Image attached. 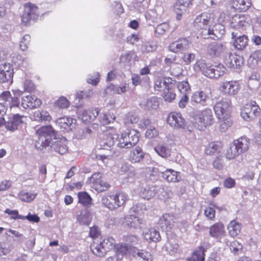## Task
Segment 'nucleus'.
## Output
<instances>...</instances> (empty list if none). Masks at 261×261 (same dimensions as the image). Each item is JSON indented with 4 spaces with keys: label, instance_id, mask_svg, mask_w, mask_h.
<instances>
[{
    "label": "nucleus",
    "instance_id": "4468645a",
    "mask_svg": "<svg viewBox=\"0 0 261 261\" xmlns=\"http://www.w3.org/2000/svg\"><path fill=\"white\" fill-rule=\"evenodd\" d=\"M46 149L54 150L60 154H64L68 151L67 141L65 139H58L56 138L54 142L50 144Z\"/></svg>",
    "mask_w": 261,
    "mask_h": 261
},
{
    "label": "nucleus",
    "instance_id": "ea45409f",
    "mask_svg": "<svg viewBox=\"0 0 261 261\" xmlns=\"http://www.w3.org/2000/svg\"><path fill=\"white\" fill-rule=\"evenodd\" d=\"M73 119L70 117H62L57 119V124L63 130L71 129Z\"/></svg>",
    "mask_w": 261,
    "mask_h": 261
},
{
    "label": "nucleus",
    "instance_id": "423d86ee",
    "mask_svg": "<svg viewBox=\"0 0 261 261\" xmlns=\"http://www.w3.org/2000/svg\"><path fill=\"white\" fill-rule=\"evenodd\" d=\"M195 123L199 130H203L213 124L214 118L210 109H205L198 113L195 117Z\"/></svg>",
    "mask_w": 261,
    "mask_h": 261
},
{
    "label": "nucleus",
    "instance_id": "09e8293b",
    "mask_svg": "<svg viewBox=\"0 0 261 261\" xmlns=\"http://www.w3.org/2000/svg\"><path fill=\"white\" fill-rule=\"evenodd\" d=\"M128 89L126 86L116 87L114 85H111L108 86L105 90V92L108 93L110 91H113V94H121L125 93Z\"/></svg>",
    "mask_w": 261,
    "mask_h": 261
},
{
    "label": "nucleus",
    "instance_id": "864d4df0",
    "mask_svg": "<svg viewBox=\"0 0 261 261\" xmlns=\"http://www.w3.org/2000/svg\"><path fill=\"white\" fill-rule=\"evenodd\" d=\"M140 261H153L151 253L147 251L141 250L136 254Z\"/></svg>",
    "mask_w": 261,
    "mask_h": 261
},
{
    "label": "nucleus",
    "instance_id": "4be33fe9",
    "mask_svg": "<svg viewBox=\"0 0 261 261\" xmlns=\"http://www.w3.org/2000/svg\"><path fill=\"white\" fill-rule=\"evenodd\" d=\"M124 223L130 228L141 229L143 226V220L135 215H128L124 218Z\"/></svg>",
    "mask_w": 261,
    "mask_h": 261
},
{
    "label": "nucleus",
    "instance_id": "052dcab7",
    "mask_svg": "<svg viewBox=\"0 0 261 261\" xmlns=\"http://www.w3.org/2000/svg\"><path fill=\"white\" fill-rule=\"evenodd\" d=\"M178 245L174 242H169L165 245L166 250L171 255L177 252Z\"/></svg>",
    "mask_w": 261,
    "mask_h": 261
},
{
    "label": "nucleus",
    "instance_id": "20e7f679",
    "mask_svg": "<svg viewBox=\"0 0 261 261\" xmlns=\"http://www.w3.org/2000/svg\"><path fill=\"white\" fill-rule=\"evenodd\" d=\"M213 19L210 14L203 13L196 17L194 21L195 27L198 30L200 35L203 38L207 37L208 29L212 24Z\"/></svg>",
    "mask_w": 261,
    "mask_h": 261
},
{
    "label": "nucleus",
    "instance_id": "b1692460",
    "mask_svg": "<svg viewBox=\"0 0 261 261\" xmlns=\"http://www.w3.org/2000/svg\"><path fill=\"white\" fill-rule=\"evenodd\" d=\"M225 233L224 226L221 223H216L210 228V234L213 238H221L224 236Z\"/></svg>",
    "mask_w": 261,
    "mask_h": 261
},
{
    "label": "nucleus",
    "instance_id": "72a5a7b5",
    "mask_svg": "<svg viewBox=\"0 0 261 261\" xmlns=\"http://www.w3.org/2000/svg\"><path fill=\"white\" fill-rule=\"evenodd\" d=\"M143 236L147 241L155 242L160 241L161 239L159 232L154 228L147 230L143 233Z\"/></svg>",
    "mask_w": 261,
    "mask_h": 261
},
{
    "label": "nucleus",
    "instance_id": "4d7b16f0",
    "mask_svg": "<svg viewBox=\"0 0 261 261\" xmlns=\"http://www.w3.org/2000/svg\"><path fill=\"white\" fill-rule=\"evenodd\" d=\"M169 29V25L167 22H164L157 25L154 31V34L156 37L163 35Z\"/></svg>",
    "mask_w": 261,
    "mask_h": 261
},
{
    "label": "nucleus",
    "instance_id": "9b49d317",
    "mask_svg": "<svg viewBox=\"0 0 261 261\" xmlns=\"http://www.w3.org/2000/svg\"><path fill=\"white\" fill-rule=\"evenodd\" d=\"M167 121L171 126L175 128L183 129L186 126L185 120L179 113H171L167 117Z\"/></svg>",
    "mask_w": 261,
    "mask_h": 261
},
{
    "label": "nucleus",
    "instance_id": "f704fd0d",
    "mask_svg": "<svg viewBox=\"0 0 261 261\" xmlns=\"http://www.w3.org/2000/svg\"><path fill=\"white\" fill-rule=\"evenodd\" d=\"M227 228L230 236L234 237L238 235L241 232L242 225L239 222L232 220L228 224Z\"/></svg>",
    "mask_w": 261,
    "mask_h": 261
},
{
    "label": "nucleus",
    "instance_id": "3c124183",
    "mask_svg": "<svg viewBox=\"0 0 261 261\" xmlns=\"http://www.w3.org/2000/svg\"><path fill=\"white\" fill-rule=\"evenodd\" d=\"M221 150V146L214 142L208 144L205 149V152L207 154L212 155L215 153L219 152Z\"/></svg>",
    "mask_w": 261,
    "mask_h": 261
},
{
    "label": "nucleus",
    "instance_id": "bf43d9fd",
    "mask_svg": "<svg viewBox=\"0 0 261 261\" xmlns=\"http://www.w3.org/2000/svg\"><path fill=\"white\" fill-rule=\"evenodd\" d=\"M204 249L200 248L199 250L195 251L193 254L190 261H204Z\"/></svg>",
    "mask_w": 261,
    "mask_h": 261
},
{
    "label": "nucleus",
    "instance_id": "37998d69",
    "mask_svg": "<svg viewBox=\"0 0 261 261\" xmlns=\"http://www.w3.org/2000/svg\"><path fill=\"white\" fill-rule=\"evenodd\" d=\"M172 86V83H170L169 85L167 86L165 89H164L163 97L165 100L168 102H171L176 96Z\"/></svg>",
    "mask_w": 261,
    "mask_h": 261
},
{
    "label": "nucleus",
    "instance_id": "6e6d98bb",
    "mask_svg": "<svg viewBox=\"0 0 261 261\" xmlns=\"http://www.w3.org/2000/svg\"><path fill=\"white\" fill-rule=\"evenodd\" d=\"M261 61V50H257L251 54L249 59V63L255 66Z\"/></svg>",
    "mask_w": 261,
    "mask_h": 261
},
{
    "label": "nucleus",
    "instance_id": "49530a36",
    "mask_svg": "<svg viewBox=\"0 0 261 261\" xmlns=\"http://www.w3.org/2000/svg\"><path fill=\"white\" fill-rule=\"evenodd\" d=\"M79 202L84 206H89L91 204L92 198L86 192H80L78 194Z\"/></svg>",
    "mask_w": 261,
    "mask_h": 261
},
{
    "label": "nucleus",
    "instance_id": "f257e3e1",
    "mask_svg": "<svg viewBox=\"0 0 261 261\" xmlns=\"http://www.w3.org/2000/svg\"><path fill=\"white\" fill-rule=\"evenodd\" d=\"M193 69L209 78L216 79L223 76L226 71V67L222 64L210 65L203 60H197L193 65Z\"/></svg>",
    "mask_w": 261,
    "mask_h": 261
},
{
    "label": "nucleus",
    "instance_id": "39448f33",
    "mask_svg": "<svg viewBox=\"0 0 261 261\" xmlns=\"http://www.w3.org/2000/svg\"><path fill=\"white\" fill-rule=\"evenodd\" d=\"M138 141V133L134 129H127L119 138L117 146L121 148L129 149L135 146Z\"/></svg>",
    "mask_w": 261,
    "mask_h": 261
},
{
    "label": "nucleus",
    "instance_id": "ddd939ff",
    "mask_svg": "<svg viewBox=\"0 0 261 261\" xmlns=\"http://www.w3.org/2000/svg\"><path fill=\"white\" fill-rule=\"evenodd\" d=\"M219 89L223 94L232 96L239 92L240 87L236 81H226L221 84Z\"/></svg>",
    "mask_w": 261,
    "mask_h": 261
},
{
    "label": "nucleus",
    "instance_id": "a878e982",
    "mask_svg": "<svg viewBox=\"0 0 261 261\" xmlns=\"http://www.w3.org/2000/svg\"><path fill=\"white\" fill-rule=\"evenodd\" d=\"M245 17L244 15L236 14L230 19V27L233 29H242L246 24Z\"/></svg>",
    "mask_w": 261,
    "mask_h": 261
},
{
    "label": "nucleus",
    "instance_id": "f3484780",
    "mask_svg": "<svg viewBox=\"0 0 261 261\" xmlns=\"http://www.w3.org/2000/svg\"><path fill=\"white\" fill-rule=\"evenodd\" d=\"M0 101L4 102V105L11 109L18 107L19 104L18 98L15 96L12 97L9 91H5L2 93L0 95Z\"/></svg>",
    "mask_w": 261,
    "mask_h": 261
},
{
    "label": "nucleus",
    "instance_id": "58836bf2",
    "mask_svg": "<svg viewBox=\"0 0 261 261\" xmlns=\"http://www.w3.org/2000/svg\"><path fill=\"white\" fill-rule=\"evenodd\" d=\"M92 219V216L90 212L85 210L77 216V220L81 225H89Z\"/></svg>",
    "mask_w": 261,
    "mask_h": 261
},
{
    "label": "nucleus",
    "instance_id": "0e129e2a",
    "mask_svg": "<svg viewBox=\"0 0 261 261\" xmlns=\"http://www.w3.org/2000/svg\"><path fill=\"white\" fill-rule=\"evenodd\" d=\"M31 37L29 35L27 34L23 37L19 44V47L22 50L24 51L27 49Z\"/></svg>",
    "mask_w": 261,
    "mask_h": 261
},
{
    "label": "nucleus",
    "instance_id": "bb28decb",
    "mask_svg": "<svg viewBox=\"0 0 261 261\" xmlns=\"http://www.w3.org/2000/svg\"><path fill=\"white\" fill-rule=\"evenodd\" d=\"M233 143L242 154L248 150L250 144V140L246 137H242L234 140Z\"/></svg>",
    "mask_w": 261,
    "mask_h": 261
},
{
    "label": "nucleus",
    "instance_id": "6e6552de",
    "mask_svg": "<svg viewBox=\"0 0 261 261\" xmlns=\"http://www.w3.org/2000/svg\"><path fill=\"white\" fill-rule=\"evenodd\" d=\"M38 16V7L34 4L28 3L24 6V10L21 16V20L25 25H27L31 21L36 20Z\"/></svg>",
    "mask_w": 261,
    "mask_h": 261
},
{
    "label": "nucleus",
    "instance_id": "69168bd1",
    "mask_svg": "<svg viewBox=\"0 0 261 261\" xmlns=\"http://www.w3.org/2000/svg\"><path fill=\"white\" fill-rule=\"evenodd\" d=\"M101 173L98 172L93 174L92 176L88 179L87 182H88L89 184H91V186L92 187V186H93L100 180L101 179Z\"/></svg>",
    "mask_w": 261,
    "mask_h": 261
},
{
    "label": "nucleus",
    "instance_id": "f8f14e48",
    "mask_svg": "<svg viewBox=\"0 0 261 261\" xmlns=\"http://www.w3.org/2000/svg\"><path fill=\"white\" fill-rule=\"evenodd\" d=\"M207 51L210 55L219 57L226 54L228 49L224 44L214 42L208 45Z\"/></svg>",
    "mask_w": 261,
    "mask_h": 261
},
{
    "label": "nucleus",
    "instance_id": "680f3d73",
    "mask_svg": "<svg viewBox=\"0 0 261 261\" xmlns=\"http://www.w3.org/2000/svg\"><path fill=\"white\" fill-rule=\"evenodd\" d=\"M213 167L218 170H221L225 165V159L223 156H217L213 163Z\"/></svg>",
    "mask_w": 261,
    "mask_h": 261
},
{
    "label": "nucleus",
    "instance_id": "9d476101",
    "mask_svg": "<svg viewBox=\"0 0 261 261\" xmlns=\"http://www.w3.org/2000/svg\"><path fill=\"white\" fill-rule=\"evenodd\" d=\"M191 42L187 38H180L170 43L169 49L174 53H182L188 49Z\"/></svg>",
    "mask_w": 261,
    "mask_h": 261
},
{
    "label": "nucleus",
    "instance_id": "774afa93",
    "mask_svg": "<svg viewBox=\"0 0 261 261\" xmlns=\"http://www.w3.org/2000/svg\"><path fill=\"white\" fill-rule=\"evenodd\" d=\"M242 245L237 241H234L230 243V249L234 253H238L240 251L242 250Z\"/></svg>",
    "mask_w": 261,
    "mask_h": 261
},
{
    "label": "nucleus",
    "instance_id": "4c0bfd02",
    "mask_svg": "<svg viewBox=\"0 0 261 261\" xmlns=\"http://www.w3.org/2000/svg\"><path fill=\"white\" fill-rule=\"evenodd\" d=\"M142 106L147 110H155L159 106L158 98L152 96L147 98L142 102Z\"/></svg>",
    "mask_w": 261,
    "mask_h": 261
},
{
    "label": "nucleus",
    "instance_id": "0eeeda50",
    "mask_svg": "<svg viewBox=\"0 0 261 261\" xmlns=\"http://www.w3.org/2000/svg\"><path fill=\"white\" fill-rule=\"evenodd\" d=\"M260 113V109L255 101L247 102L241 109V115L245 120H253L258 116Z\"/></svg>",
    "mask_w": 261,
    "mask_h": 261
},
{
    "label": "nucleus",
    "instance_id": "8fccbe9b",
    "mask_svg": "<svg viewBox=\"0 0 261 261\" xmlns=\"http://www.w3.org/2000/svg\"><path fill=\"white\" fill-rule=\"evenodd\" d=\"M115 119V116L113 114H101L99 121L101 125H105L112 122Z\"/></svg>",
    "mask_w": 261,
    "mask_h": 261
},
{
    "label": "nucleus",
    "instance_id": "393cba45",
    "mask_svg": "<svg viewBox=\"0 0 261 261\" xmlns=\"http://www.w3.org/2000/svg\"><path fill=\"white\" fill-rule=\"evenodd\" d=\"M99 113L98 108L92 109L89 111H83L80 115L82 121L87 123L95 119Z\"/></svg>",
    "mask_w": 261,
    "mask_h": 261
},
{
    "label": "nucleus",
    "instance_id": "7c9ffc66",
    "mask_svg": "<svg viewBox=\"0 0 261 261\" xmlns=\"http://www.w3.org/2000/svg\"><path fill=\"white\" fill-rule=\"evenodd\" d=\"M118 137L116 135L106 136L100 142V149L110 150Z\"/></svg>",
    "mask_w": 261,
    "mask_h": 261
},
{
    "label": "nucleus",
    "instance_id": "e433bc0d",
    "mask_svg": "<svg viewBox=\"0 0 261 261\" xmlns=\"http://www.w3.org/2000/svg\"><path fill=\"white\" fill-rule=\"evenodd\" d=\"M102 203L110 210L117 208L115 203V195H105L101 199Z\"/></svg>",
    "mask_w": 261,
    "mask_h": 261
},
{
    "label": "nucleus",
    "instance_id": "cd10ccee",
    "mask_svg": "<svg viewBox=\"0 0 261 261\" xmlns=\"http://www.w3.org/2000/svg\"><path fill=\"white\" fill-rule=\"evenodd\" d=\"M144 157V153L139 147H136L131 150L128 154V160L132 163H139L143 159Z\"/></svg>",
    "mask_w": 261,
    "mask_h": 261
},
{
    "label": "nucleus",
    "instance_id": "c756f323",
    "mask_svg": "<svg viewBox=\"0 0 261 261\" xmlns=\"http://www.w3.org/2000/svg\"><path fill=\"white\" fill-rule=\"evenodd\" d=\"M162 177L168 182H178L180 180L179 174L172 169H167L161 172Z\"/></svg>",
    "mask_w": 261,
    "mask_h": 261
},
{
    "label": "nucleus",
    "instance_id": "338daca9",
    "mask_svg": "<svg viewBox=\"0 0 261 261\" xmlns=\"http://www.w3.org/2000/svg\"><path fill=\"white\" fill-rule=\"evenodd\" d=\"M177 88L180 93L185 94L186 92L190 90V85L187 81H183L178 83Z\"/></svg>",
    "mask_w": 261,
    "mask_h": 261
},
{
    "label": "nucleus",
    "instance_id": "c9c22d12",
    "mask_svg": "<svg viewBox=\"0 0 261 261\" xmlns=\"http://www.w3.org/2000/svg\"><path fill=\"white\" fill-rule=\"evenodd\" d=\"M251 6V0H234L233 7L239 11H245Z\"/></svg>",
    "mask_w": 261,
    "mask_h": 261
},
{
    "label": "nucleus",
    "instance_id": "c85d7f7f",
    "mask_svg": "<svg viewBox=\"0 0 261 261\" xmlns=\"http://www.w3.org/2000/svg\"><path fill=\"white\" fill-rule=\"evenodd\" d=\"M159 223L163 230L171 228L174 224V217L172 215L168 214H164L160 219Z\"/></svg>",
    "mask_w": 261,
    "mask_h": 261
},
{
    "label": "nucleus",
    "instance_id": "a19ab883",
    "mask_svg": "<svg viewBox=\"0 0 261 261\" xmlns=\"http://www.w3.org/2000/svg\"><path fill=\"white\" fill-rule=\"evenodd\" d=\"M34 117L37 121H49L51 119L49 113L43 110L35 111L34 113Z\"/></svg>",
    "mask_w": 261,
    "mask_h": 261
},
{
    "label": "nucleus",
    "instance_id": "7ed1b4c3",
    "mask_svg": "<svg viewBox=\"0 0 261 261\" xmlns=\"http://www.w3.org/2000/svg\"><path fill=\"white\" fill-rule=\"evenodd\" d=\"M115 241L112 237L104 238L99 243L95 241L91 245V250L95 255L103 257L106 253L112 250L115 246Z\"/></svg>",
    "mask_w": 261,
    "mask_h": 261
},
{
    "label": "nucleus",
    "instance_id": "412c9836",
    "mask_svg": "<svg viewBox=\"0 0 261 261\" xmlns=\"http://www.w3.org/2000/svg\"><path fill=\"white\" fill-rule=\"evenodd\" d=\"M208 34L206 38H211L214 40L221 38L225 33V27L221 24L215 25L212 29L210 28L208 29Z\"/></svg>",
    "mask_w": 261,
    "mask_h": 261
},
{
    "label": "nucleus",
    "instance_id": "a211bd4d",
    "mask_svg": "<svg viewBox=\"0 0 261 261\" xmlns=\"http://www.w3.org/2000/svg\"><path fill=\"white\" fill-rule=\"evenodd\" d=\"M224 61L228 67L233 68L240 67L242 64V60L239 56L227 51L224 57Z\"/></svg>",
    "mask_w": 261,
    "mask_h": 261
},
{
    "label": "nucleus",
    "instance_id": "c03bdc74",
    "mask_svg": "<svg viewBox=\"0 0 261 261\" xmlns=\"http://www.w3.org/2000/svg\"><path fill=\"white\" fill-rule=\"evenodd\" d=\"M241 154L238 150L237 147L233 143L230 144L229 148L227 149L225 155L229 160L234 159L236 157Z\"/></svg>",
    "mask_w": 261,
    "mask_h": 261
},
{
    "label": "nucleus",
    "instance_id": "6ab92c4d",
    "mask_svg": "<svg viewBox=\"0 0 261 261\" xmlns=\"http://www.w3.org/2000/svg\"><path fill=\"white\" fill-rule=\"evenodd\" d=\"M25 117L23 116H20L18 114H15L12 118L5 122V125L7 130L14 131L18 128V127L23 122V118Z\"/></svg>",
    "mask_w": 261,
    "mask_h": 261
},
{
    "label": "nucleus",
    "instance_id": "5701e85b",
    "mask_svg": "<svg viewBox=\"0 0 261 261\" xmlns=\"http://www.w3.org/2000/svg\"><path fill=\"white\" fill-rule=\"evenodd\" d=\"M237 33L232 32L231 33L232 38H236L233 44L235 48L239 50H242L245 48L248 44V39L247 36L243 35L237 36Z\"/></svg>",
    "mask_w": 261,
    "mask_h": 261
},
{
    "label": "nucleus",
    "instance_id": "603ef678",
    "mask_svg": "<svg viewBox=\"0 0 261 261\" xmlns=\"http://www.w3.org/2000/svg\"><path fill=\"white\" fill-rule=\"evenodd\" d=\"M92 187L98 192H101L108 190L110 187V185L107 181L101 179L93 186H92Z\"/></svg>",
    "mask_w": 261,
    "mask_h": 261
},
{
    "label": "nucleus",
    "instance_id": "79ce46f5",
    "mask_svg": "<svg viewBox=\"0 0 261 261\" xmlns=\"http://www.w3.org/2000/svg\"><path fill=\"white\" fill-rule=\"evenodd\" d=\"M171 79L166 77L164 79H158L154 82V88L155 91H160L162 88L165 89L167 86L171 83Z\"/></svg>",
    "mask_w": 261,
    "mask_h": 261
},
{
    "label": "nucleus",
    "instance_id": "1a4fd4ad",
    "mask_svg": "<svg viewBox=\"0 0 261 261\" xmlns=\"http://www.w3.org/2000/svg\"><path fill=\"white\" fill-rule=\"evenodd\" d=\"M231 108V101L227 99L217 101L213 107L215 113L219 119L223 116H228Z\"/></svg>",
    "mask_w": 261,
    "mask_h": 261
},
{
    "label": "nucleus",
    "instance_id": "f03ea898",
    "mask_svg": "<svg viewBox=\"0 0 261 261\" xmlns=\"http://www.w3.org/2000/svg\"><path fill=\"white\" fill-rule=\"evenodd\" d=\"M38 139L35 142V147L41 150L47 149L56 139L55 131L51 125L43 126L36 130Z\"/></svg>",
    "mask_w": 261,
    "mask_h": 261
},
{
    "label": "nucleus",
    "instance_id": "5fc2aeb1",
    "mask_svg": "<svg viewBox=\"0 0 261 261\" xmlns=\"http://www.w3.org/2000/svg\"><path fill=\"white\" fill-rule=\"evenodd\" d=\"M220 129L222 132H225L231 125V121L228 116H223L219 119Z\"/></svg>",
    "mask_w": 261,
    "mask_h": 261
},
{
    "label": "nucleus",
    "instance_id": "dca6fc26",
    "mask_svg": "<svg viewBox=\"0 0 261 261\" xmlns=\"http://www.w3.org/2000/svg\"><path fill=\"white\" fill-rule=\"evenodd\" d=\"M41 104L40 99L35 95H27L22 98L21 106L24 109H35Z\"/></svg>",
    "mask_w": 261,
    "mask_h": 261
},
{
    "label": "nucleus",
    "instance_id": "aec40b11",
    "mask_svg": "<svg viewBox=\"0 0 261 261\" xmlns=\"http://www.w3.org/2000/svg\"><path fill=\"white\" fill-rule=\"evenodd\" d=\"M209 99V96L203 91H196L191 97V102L194 105L199 104L204 106L208 105L207 102Z\"/></svg>",
    "mask_w": 261,
    "mask_h": 261
},
{
    "label": "nucleus",
    "instance_id": "a18cd8bd",
    "mask_svg": "<svg viewBox=\"0 0 261 261\" xmlns=\"http://www.w3.org/2000/svg\"><path fill=\"white\" fill-rule=\"evenodd\" d=\"M155 152L163 158H167L170 154V150L167 145L159 144L154 148Z\"/></svg>",
    "mask_w": 261,
    "mask_h": 261
},
{
    "label": "nucleus",
    "instance_id": "2eb2a0df",
    "mask_svg": "<svg viewBox=\"0 0 261 261\" xmlns=\"http://www.w3.org/2000/svg\"><path fill=\"white\" fill-rule=\"evenodd\" d=\"M13 74V70L10 64L0 65V83H6L11 81Z\"/></svg>",
    "mask_w": 261,
    "mask_h": 261
},
{
    "label": "nucleus",
    "instance_id": "13d9d810",
    "mask_svg": "<svg viewBox=\"0 0 261 261\" xmlns=\"http://www.w3.org/2000/svg\"><path fill=\"white\" fill-rule=\"evenodd\" d=\"M36 194L26 192L24 191H21L19 197L22 201L30 202L35 199Z\"/></svg>",
    "mask_w": 261,
    "mask_h": 261
},
{
    "label": "nucleus",
    "instance_id": "2f4dec72",
    "mask_svg": "<svg viewBox=\"0 0 261 261\" xmlns=\"http://www.w3.org/2000/svg\"><path fill=\"white\" fill-rule=\"evenodd\" d=\"M193 0H177L174 5L175 12L177 11L186 12L188 9L192 5Z\"/></svg>",
    "mask_w": 261,
    "mask_h": 261
},
{
    "label": "nucleus",
    "instance_id": "de8ad7c7",
    "mask_svg": "<svg viewBox=\"0 0 261 261\" xmlns=\"http://www.w3.org/2000/svg\"><path fill=\"white\" fill-rule=\"evenodd\" d=\"M128 195L124 192H119L115 194V203L117 208L123 206L127 200Z\"/></svg>",
    "mask_w": 261,
    "mask_h": 261
},
{
    "label": "nucleus",
    "instance_id": "473e14b6",
    "mask_svg": "<svg viewBox=\"0 0 261 261\" xmlns=\"http://www.w3.org/2000/svg\"><path fill=\"white\" fill-rule=\"evenodd\" d=\"M156 194L154 188L153 187H141L140 188L139 194L144 199L149 200L154 197Z\"/></svg>",
    "mask_w": 261,
    "mask_h": 261
},
{
    "label": "nucleus",
    "instance_id": "e2e57ef3",
    "mask_svg": "<svg viewBox=\"0 0 261 261\" xmlns=\"http://www.w3.org/2000/svg\"><path fill=\"white\" fill-rule=\"evenodd\" d=\"M69 102L64 97H61L55 102V106L60 109H66L69 107Z\"/></svg>",
    "mask_w": 261,
    "mask_h": 261
}]
</instances>
